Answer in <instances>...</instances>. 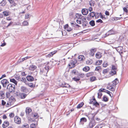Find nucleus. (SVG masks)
<instances>
[{
    "mask_svg": "<svg viewBox=\"0 0 128 128\" xmlns=\"http://www.w3.org/2000/svg\"><path fill=\"white\" fill-rule=\"evenodd\" d=\"M76 22H72L70 23L71 26L75 28H76Z\"/></svg>",
    "mask_w": 128,
    "mask_h": 128,
    "instance_id": "79ce46f5",
    "label": "nucleus"
},
{
    "mask_svg": "<svg viewBox=\"0 0 128 128\" xmlns=\"http://www.w3.org/2000/svg\"><path fill=\"white\" fill-rule=\"evenodd\" d=\"M102 65L104 67H106L108 65L107 63L106 62H104L103 64Z\"/></svg>",
    "mask_w": 128,
    "mask_h": 128,
    "instance_id": "3c124183",
    "label": "nucleus"
},
{
    "mask_svg": "<svg viewBox=\"0 0 128 128\" xmlns=\"http://www.w3.org/2000/svg\"><path fill=\"white\" fill-rule=\"evenodd\" d=\"M12 105L11 103L10 102H8L6 105V107H8L9 106H10Z\"/></svg>",
    "mask_w": 128,
    "mask_h": 128,
    "instance_id": "4d7b16f0",
    "label": "nucleus"
},
{
    "mask_svg": "<svg viewBox=\"0 0 128 128\" xmlns=\"http://www.w3.org/2000/svg\"><path fill=\"white\" fill-rule=\"evenodd\" d=\"M32 111V110L29 107H27L26 108V114H28Z\"/></svg>",
    "mask_w": 128,
    "mask_h": 128,
    "instance_id": "f3484780",
    "label": "nucleus"
},
{
    "mask_svg": "<svg viewBox=\"0 0 128 128\" xmlns=\"http://www.w3.org/2000/svg\"><path fill=\"white\" fill-rule=\"evenodd\" d=\"M14 113H11L9 114V116L10 118H13L14 117Z\"/></svg>",
    "mask_w": 128,
    "mask_h": 128,
    "instance_id": "69168bd1",
    "label": "nucleus"
},
{
    "mask_svg": "<svg viewBox=\"0 0 128 128\" xmlns=\"http://www.w3.org/2000/svg\"><path fill=\"white\" fill-rule=\"evenodd\" d=\"M10 4H11V6L13 7L15 6L16 4L14 2H13V3Z\"/></svg>",
    "mask_w": 128,
    "mask_h": 128,
    "instance_id": "0e129e2a",
    "label": "nucleus"
},
{
    "mask_svg": "<svg viewBox=\"0 0 128 128\" xmlns=\"http://www.w3.org/2000/svg\"><path fill=\"white\" fill-rule=\"evenodd\" d=\"M88 24V22L86 20L85 18V20L82 21V25L83 27H85L86 26H87Z\"/></svg>",
    "mask_w": 128,
    "mask_h": 128,
    "instance_id": "412c9836",
    "label": "nucleus"
},
{
    "mask_svg": "<svg viewBox=\"0 0 128 128\" xmlns=\"http://www.w3.org/2000/svg\"><path fill=\"white\" fill-rule=\"evenodd\" d=\"M22 24L24 26H27L28 25V22L26 21H24Z\"/></svg>",
    "mask_w": 128,
    "mask_h": 128,
    "instance_id": "864d4df0",
    "label": "nucleus"
},
{
    "mask_svg": "<svg viewBox=\"0 0 128 128\" xmlns=\"http://www.w3.org/2000/svg\"><path fill=\"white\" fill-rule=\"evenodd\" d=\"M36 126V124H31L30 126V127L31 128H35Z\"/></svg>",
    "mask_w": 128,
    "mask_h": 128,
    "instance_id": "6e6d98bb",
    "label": "nucleus"
},
{
    "mask_svg": "<svg viewBox=\"0 0 128 128\" xmlns=\"http://www.w3.org/2000/svg\"><path fill=\"white\" fill-rule=\"evenodd\" d=\"M101 69V67L100 66H98L96 67L95 69L96 71H98Z\"/></svg>",
    "mask_w": 128,
    "mask_h": 128,
    "instance_id": "8fccbe9b",
    "label": "nucleus"
},
{
    "mask_svg": "<svg viewBox=\"0 0 128 128\" xmlns=\"http://www.w3.org/2000/svg\"><path fill=\"white\" fill-rule=\"evenodd\" d=\"M96 22H100V23H102L103 22L102 20L100 19H99L96 21Z\"/></svg>",
    "mask_w": 128,
    "mask_h": 128,
    "instance_id": "774afa93",
    "label": "nucleus"
},
{
    "mask_svg": "<svg viewBox=\"0 0 128 128\" xmlns=\"http://www.w3.org/2000/svg\"><path fill=\"white\" fill-rule=\"evenodd\" d=\"M88 16H89L90 17L92 18H94L95 16L96 17L95 13L94 12H92L90 13L89 14Z\"/></svg>",
    "mask_w": 128,
    "mask_h": 128,
    "instance_id": "4be33fe9",
    "label": "nucleus"
},
{
    "mask_svg": "<svg viewBox=\"0 0 128 128\" xmlns=\"http://www.w3.org/2000/svg\"><path fill=\"white\" fill-rule=\"evenodd\" d=\"M116 74V72L115 70L111 71L109 75L108 76H105L106 78L109 77L113 75H115Z\"/></svg>",
    "mask_w": 128,
    "mask_h": 128,
    "instance_id": "1a4fd4ad",
    "label": "nucleus"
},
{
    "mask_svg": "<svg viewBox=\"0 0 128 128\" xmlns=\"http://www.w3.org/2000/svg\"><path fill=\"white\" fill-rule=\"evenodd\" d=\"M128 8V5L126 6V7H124L123 8V10L126 13H127L128 12V10L127 8Z\"/></svg>",
    "mask_w": 128,
    "mask_h": 128,
    "instance_id": "c03bdc74",
    "label": "nucleus"
},
{
    "mask_svg": "<svg viewBox=\"0 0 128 128\" xmlns=\"http://www.w3.org/2000/svg\"><path fill=\"white\" fill-rule=\"evenodd\" d=\"M88 10L86 8H84L82 10V12L84 15H86L88 14Z\"/></svg>",
    "mask_w": 128,
    "mask_h": 128,
    "instance_id": "6e6552de",
    "label": "nucleus"
},
{
    "mask_svg": "<svg viewBox=\"0 0 128 128\" xmlns=\"http://www.w3.org/2000/svg\"><path fill=\"white\" fill-rule=\"evenodd\" d=\"M108 71V69H104L103 70L102 73L104 75L106 74Z\"/></svg>",
    "mask_w": 128,
    "mask_h": 128,
    "instance_id": "58836bf2",
    "label": "nucleus"
},
{
    "mask_svg": "<svg viewBox=\"0 0 128 128\" xmlns=\"http://www.w3.org/2000/svg\"><path fill=\"white\" fill-rule=\"evenodd\" d=\"M10 81L14 83L16 85H17L18 82L14 78L10 79Z\"/></svg>",
    "mask_w": 128,
    "mask_h": 128,
    "instance_id": "a878e982",
    "label": "nucleus"
},
{
    "mask_svg": "<svg viewBox=\"0 0 128 128\" xmlns=\"http://www.w3.org/2000/svg\"><path fill=\"white\" fill-rule=\"evenodd\" d=\"M117 67L115 65H112V70H115L116 69Z\"/></svg>",
    "mask_w": 128,
    "mask_h": 128,
    "instance_id": "603ef678",
    "label": "nucleus"
},
{
    "mask_svg": "<svg viewBox=\"0 0 128 128\" xmlns=\"http://www.w3.org/2000/svg\"><path fill=\"white\" fill-rule=\"evenodd\" d=\"M96 56L99 59L102 56L100 53L98 52L96 53Z\"/></svg>",
    "mask_w": 128,
    "mask_h": 128,
    "instance_id": "bb28decb",
    "label": "nucleus"
},
{
    "mask_svg": "<svg viewBox=\"0 0 128 128\" xmlns=\"http://www.w3.org/2000/svg\"><path fill=\"white\" fill-rule=\"evenodd\" d=\"M102 60H98L96 62L95 64L97 66L100 65L102 64Z\"/></svg>",
    "mask_w": 128,
    "mask_h": 128,
    "instance_id": "7c9ffc66",
    "label": "nucleus"
},
{
    "mask_svg": "<svg viewBox=\"0 0 128 128\" xmlns=\"http://www.w3.org/2000/svg\"><path fill=\"white\" fill-rule=\"evenodd\" d=\"M30 58V57L27 56V57H25L24 58H22V60H23V62L25 60H26Z\"/></svg>",
    "mask_w": 128,
    "mask_h": 128,
    "instance_id": "338daca9",
    "label": "nucleus"
},
{
    "mask_svg": "<svg viewBox=\"0 0 128 128\" xmlns=\"http://www.w3.org/2000/svg\"><path fill=\"white\" fill-rule=\"evenodd\" d=\"M4 15L5 16H8L10 14L9 12L8 11H4L3 12Z\"/></svg>",
    "mask_w": 128,
    "mask_h": 128,
    "instance_id": "b1692460",
    "label": "nucleus"
},
{
    "mask_svg": "<svg viewBox=\"0 0 128 128\" xmlns=\"http://www.w3.org/2000/svg\"><path fill=\"white\" fill-rule=\"evenodd\" d=\"M20 81L23 82H25L26 81V79L25 78H20Z\"/></svg>",
    "mask_w": 128,
    "mask_h": 128,
    "instance_id": "49530a36",
    "label": "nucleus"
},
{
    "mask_svg": "<svg viewBox=\"0 0 128 128\" xmlns=\"http://www.w3.org/2000/svg\"><path fill=\"white\" fill-rule=\"evenodd\" d=\"M94 73L92 72H88L86 74V76L87 77H88L93 75Z\"/></svg>",
    "mask_w": 128,
    "mask_h": 128,
    "instance_id": "e433bc0d",
    "label": "nucleus"
},
{
    "mask_svg": "<svg viewBox=\"0 0 128 128\" xmlns=\"http://www.w3.org/2000/svg\"><path fill=\"white\" fill-rule=\"evenodd\" d=\"M114 86V85L110 84L108 85V89L111 91H114L115 90V89L113 87Z\"/></svg>",
    "mask_w": 128,
    "mask_h": 128,
    "instance_id": "423d86ee",
    "label": "nucleus"
},
{
    "mask_svg": "<svg viewBox=\"0 0 128 128\" xmlns=\"http://www.w3.org/2000/svg\"><path fill=\"white\" fill-rule=\"evenodd\" d=\"M89 4L91 6H94V1L91 0L89 2Z\"/></svg>",
    "mask_w": 128,
    "mask_h": 128,
    "instance_id": "4c0bfd02",
    "label": "nucleus"
},
{
    "mask_svg": "<svg viewBox=\"0 0 128 128\" xmlns=\"http://www.w3.org/2000/svg\"><path fill=\"white\" fill-rule=\"evenodd\" d=\"M14 120L15 122L17 124H19L21 122V119L17 116L14 117Z\"/></svg>",
    "mask_w": 128,
    "mask_h": 128,
    "instance_id": "7ed1b4c3",
    "label": "nucleus"
},
{
    "mask_svg": "<svg viewBox=\"0 0 128 128\" xmlns=\"http://www.w3.org/2000/svg\"><path fill=\"white\" fill-rule=\"evenodd\" d=\"M90 69V68L88 66H86L83 68L84 71L85 72H88Z\"/></svg>",
    "mask_w": 128,
    "mask_h": 128,
    "instance_id": "473e14b6",
    "label": "nucleus"
},
{
    "mask_svg": "<svg viewBox=\"0 0 128 128\" xmlns=\"http://www.w3.org/2000/svg\"><path fill=\"white\" fill-rule=\"evenodd\" d=\"M36 68V66L34 65H31L30 66L29 68L30 70L33 71L35 70Z\"/></svg>",
    "mask_w": 128,
    "mask_h": 128,
    "instance_id": "6ab92c4d",
    "label": "nucleus"
},
{
    "mask_svg": "<svg viewBox=\"0 0 128 128\" xmlns=\"http://www.w3.org/2000/svg\"><path fill=\"white\" fill-rule=\"evenodd\" d=\"M84 105V103L83 102H81L78 104L77 106V108H80L82 107Z\"/></svg>",
    "mask_w": 128,
    "mask_h": 128,
    "instance_id": "c85d7f7f",
    "label": "nucleus"
},
{
    "mask_svg": "<svg viewBox=\"0 0 128 128\" xmlns=\"http://www.w3.org/2000/svg\"><path fill=\"white\" fill-rule=\"evenodd\" d=\"M81 15L80 14H76V18L78 19V18H81Z\"/></svg>",
    "mask_w": 128,
    "mask_h": 128,
    "instance_id": "a18cd8bd",
    "label": "nucleus"
},
{
    "mask_svg": "<svg viewBox=\"0 0 128 128\" xmlns=\"http://www.w3.org/2000/svg\"><path fill=\"white\" fill-rule=\"evenodd\" d=\"M56 52V51H54L53 52H52L50 53L49 54H48L47 55V57H50L51 56H52Z\"/></svg>",
    "mask_w": 128,
    "mask_h": 128,
    "instance_id": "5701e85b",
    "label": "nucleus"
},
{
    "mask_svg": "<svg viewBox=\"0 0 128 128\" xmlns=\"http://www.w3.org/2000/svg\"><path fill=\"white\" fill-rule=\"evenodd\" d=\"M9 124V122L8 121H5L2 124V126L3 128H5L8 126Z\"/></svg>",
    "mask_w": 128,
    "mask_h": 128,
    "instance_id": "a211bd4d",
    "label": "nucleus"
},
{
    "mask_svg": "<svg viewBox=\"0 0 128 128\" xmlns=\"http://www.w3.org/2000/svg\"><path fill=\"white\" fill-rule=\"evenodd\" d=\"M103 100L104 102H107L108 100V99L106 96H104L103 98Z\"/></svg>",
    "mask_w": 128,
    "mask_h": 128,
    "instance_id": "09e8293b",
    "label": "nucleus"
},
{
    "mask_svg": "<svg viewBox=\"0 0 128 128\" xmlns=\"http://www.w3.org/2000/svg\"><path fill=\"white\" fill-rule=\"evenodd\" d=\"M96 80V78L95 76L91 77L90 78V80L91 82H93Z\"/></svg>",
    "mask_w": 128,
    "mask_h": 128,
    "instance_id": "f704fd0d",
    "label": "nucleus"
},
{
    "mask_svg": "<svg viewBox=\"0 0 128 128\" xmlns=\"http://www.w3.org/2000/svg\"><path fill=\"white\" fill-rule=\"evenodd\" d=\"M93 104L96 106H99V103L96 101L94 102H93Z\"/></svg>",
    "mask_w": 128,
    "mask_h": 128,
    "instance_id": "680f3d73",
    "label": "nucleus"
},
{
    "mask_svg": "<svg viewBox=\"0 0 128 128\" xmlns=\"http://www.w3.org/2000/svg\"><path fill=\"white\" fill-rule=\"evenodd\" d=\"M7 89L8 90L9 92H14L15 89V86L13 84H9L8 85Z\"/></svg>",
    "mask_w": 128,
    "mask_h": 128,
    "instance_id": "f03ea898",
    "label": "nucleus"
},
{
    "mask_svg": "<svg viewBox=\"0 0 128 128\" xmlns=\"http://www.w3.org/2000/svg\"><path fill=\"white\" fill-rule=\"evenodd\" d=\"M1 83L4 87H6L7 84L8 83V82L7 80L6 79H4L1 81Z\"/></svg>",
    "mask_w": 128,
    "mask_h": 128,
    "instance_id": "20e7f679",
    "label": "nucleus"
},
{
    "mask_svg": "<svg viewBox=\"0 0 128 128\" xmlns=\"http://www.w3.org/2000/svg\"><path fill=\"white\" fill-rule=\"evenodd\" d=\"M115 33V32L113 30H109L106 34H105L106 36H104L105 37L107 36L110 35L114 34Z\"/></svg>",
    "mask_w": 128,
    "mask_h": 128,
    "instance_id": "39448f33",
    "label": "nucleus"
},
{
    "mask_svg": "<svg viewBox=\"0 0 128 128\" xmlns=\"http://www.w3.org/2000/svg\"><path fill=\"white\" fill-rule=\"evenodd\" d=\"M86 119L85 118H80V122L82 123L86 121Z\"/></svg>",
    "mask_w": 128,
    "mask_h": 128,
    "instance_id": "393cba45",
    "label": "nucleus"
},
{
    "mask_svg": "<svg viewBox=\"0 0 128 128\" xmlns=\"http://www.w3.org/2000/svg\"><path fill=\"white\" fill-rule=\"evenodd\" d=\"M21 91L27 93L28 92V89L26 87L22 86L21 88Z\"/></svg>",
    "mask_w": 128,
    "mask_h": 128,
    "instance_id": "9d476101",
    "label": "nucleus"
},
{
    "mask_svg": "<svg viewBox=\"0 0 128 128\" xmlns=\"http://www.w3.org/2000/svg\"><path fill=\"white\" fill-rule=\"evenodd\" d=\"M28 125L26 124H24L23 125L22 128H28Z\"/></svg>",
    "mask_w": 128,
    "mask_h": 128,
    "instance_id": "de8ad7c7",
    "label": "nucleus"
},
{
    "mask_svg": "<svg viewBox=\"0 0 128 128\" xmlns=\"http://www.w3.org/2000/svg\"><path fill=\"white\" fill-rule=\"evenodd\" d=\"M109 92H107V93L109 94L110 96L111 97H112L113 96V95L112 94V93L110 92V91H108Z\"/></svg>",
    "mask_w": 128,
    "mask_h": 128,
    "instance_id": "bf43d9fd",
    "label": "nucleus"
},
{
    "mask_svg": "<svg viewBox=\"0 0 128 128\" xmlns=\"http://www.w3.org/2000/svg\"><path fill=\"white\" fill-rule=\"evenodd\" d=\"M86 62L87 64H90L92 63V61L90 60H88Z\"/></svg>",
    "mask_w": 128,
    "mask_h": 128,
    "instance_id": "37998d69",
    "label": "nucleus"
},
{
    "mask_svg": "<svg viewBox=\"0 0 128 128\" xmlns=\"http://www.w3.org/2000/svg\"><path fill=\"white\" fill-rule=\"evenodd\" d=\"M62 86L63 87L66 88L70 87L69 85L64 82L62 83Z\"/></svg>",
    "mask_w": 128,
    "mask_h": 128,
    "instance_id": "cd10ccee",
    "label": "nucleus"
},
{
    "mask_svg": "<svg viewBox=\"0 0 128 128\" xmlns=\"http://www.w3.org/2000/svg\"><path fill=\"white\" fill-rule=\"evenodd\" d=\"M49 68V66L46 65L44 68L40 69V74L44 76H46L48 71Z\"/></svg>",
    "mask_w": 128,
    "mask_h": 128,
    "instance_id": "f257e3e1",
    "label": "nucleus"
},
{
    "mask_svg": "<svg viewBox=\"0 0 128 128\" xmlns=\"http://www.w3.org/2000/svg\"><path fill=\"white\" fill-rule=\"evenodd\" d=\"M72 79L74 80L76 82L80 80V79L79 78H72Z\"/></svg>",
    "mask_w": 128,
    "mask_h": 128,
    "instance_id": "13d9d810",
    "label": "nucleus"
},
{
    "mask_svg": "<svg viewBox=\"0 0 128 128\" xmlns=\"http://www.w3.org/2000/svg\"><path fill=\"white\" fill-rule=\"evenodd\" d=\"M6 4V2L5 0H3L0 3V6H4Z\"/></svg>",
    "mask_w": 128,
    "mask_h": 128,
    "instance_id": "2f4dec72",
    "label": "nucleus"
},
{
    "mask_svg": "<svg viewBox=\"0 0 128 128\" xmlns=\"http://www.w3.org/2000/svg\"><path fill=\"white\" fill-rule=\"evenodd\" d=\"M2 104L3 106H4L6 104V102L4 100H2Z\"/></svg>",
    "mask_w": 128,
    "mask_h": 128,
    "instance_id": "052dcab7",
    "label": "nucleus"
},
{
    "mask_svg": "<svg viewBox=\"0 0 128 128\" xmlns=\"http://www.w3.org/2000/svg\"><path fill=\"white\" fill-rule=\"evenodd\" d=\"M89 24L92 26H94L95 25L94 21V20H92L90 22Z\"/></svg>",
    "mask_w": 128,
    "mask_h": 128,
    "instance_id": "c9c22d12",
    "label": "nucleus"
},
{
    "mask_svg": "<svg viewBox=\"0 0 128 128\" xmlns=\"http://www.w3.org/2000/svg\"><path fill=\"white\" fill-rule=\"evenodd\" d=\"M5 96L4 92L3 91H0V99L4 98Z\"/></svg>",
    "mask_w": 128,
    "mask_h": 128,
    "instance_id": "f8f14e48",
    "label": "nucleus"
},
{
    "mask_svg": "<svg viewBox=\"0 0 128 128\" xmlns=\"http://www.w3.org/2000/svg\"><path fill=\"white\" fill-rule=\"evenodd\" d=\"M112 83L114 85H116L117 84L118 82V80L117 78H116L113 81H112Z\"/></svg>",
    "mask_w": 128,
    "mask_h": 128,
    "instance_id": "c756f323",
    "label": "nucleus"
},
{
    "mask_svg": "<svg viewBox=\"0 0 128 128\" xmlns=\"http://www.w3.org/2000/svg\"><path fill=\"white\" fill-rule=\"evenodd\" d=\"M19 96L21 98L24 99L26 96L27 94L24 93H20L19 94Z\"/></svg>",
    "mask_w": 128,
    "mask_h": 128,
    "instance_id": "2eb2a0df",
    "label": "nucleus"
},
{
    "mask_svg": "<svg viewBox=\"0 0 128 128\" xmlns=\"http://www.w3.org/2000/svg\"><path fill=\"white\" fill-rule=\"evenodd\" d=\"M64 28L68 32H70L72 30V29L69 27L68 24H66Z\"/></svg>",
    "mask_w": 128,
    "mask_h": 128,
    "instance_id": "dca6fc26",
    "label": "nucleus"
},
{
    "mask_svg": "<svg viewBox=\"0 0 128 128\" xmlns=\"http://www.w3.org/2000/svg\"><path fill=\"white\" fill-rule=\"evenodd\" d=\"M75 63L74 61L73 60L71 61L69 64V66H70V68H72L74 67L75 66Z\"/></svg>",
    "mask_w": 128,
    "mask_h": 128,
    "instance_id": "9b49d317",
    "label": "nucleus"
},
{
    "mask_svg": "<svg viewBox=\"0 0 128 128\" xmlns=\"http://www.w3.org/2000/svg\"><path fill=\"white\" fill-rule=\"evenodd\" d=\"M28 86L31 88H33L34 87V85L32 84V83H30L28 84Z\"/></svg>",
    "mask_w": 128,
    "mask_h": 128,
    "instance_id": "e2e57ef3",
    "label": "nucleus"
},
{
    "mask_svg": "<svg viewBox=\"0 0 128 128\" xmlns=\"http://www.w3.org/2000/svg\"><path fill=\"white\" fill-rule=\"evenodd\" d=\"M96 48L92 49L90 50L89 54L90 56H93L94 54V53L96 52Z\"/></svg>",
    "mask_w": 128,
    "mask_h": 128,
    "instance_id": "0eeeda50",
    "label": "nucleus"
},
{
    "mask_svg": "<svg viewBox=\"0 0 128 128\" xmlns=\"http://www.w3.org/2000/svg\"><path fill=\"white\" fill-rule=\"evenodd\" d=\"M102 95V94L100 92L98 93V98H100Z\"/></svg>",
    "mask_w": 128,
    "mask_h": 128,
    "instance_id": "5fc2aeb1",
    "label": "nucleus"
},
{
    "mask_svg": "<svg viewBox=\"0 0 128 128\" xmlns=\"http://www.w3.org/2000/svg\"><path fill=\"white\" fill-rule=\"evenodd\" d=\"M26 78L27 80L29 81L32 82L34 80V78L30 75L28 76Z\"/></svg>",
    "mask_w": 128,
    "mask_h": 128,
    "instance_id": "4468645a",
    "label": "nucleus"
},
{
    "mask_svg": "<svg viewBox=\"0 0 128 128\" xmlns=\"http://www.w3.org/2000/svg\"><path fill=\"white\" fill-rule=\"evenodd\" d=\"M84 57L83 55H80L78 57V60L79 61H82L84 60Z\"/></svg>",
    "mask_w": 128,
    "mask_h": 128,
    "instance_id": "ddd939ff",
    "label": "nucleus"
},
{
    "mask_svg": "<svg viewBox=\"0 0 128 128\" xmlns=\"http://www.w3.org/2000/svg\"><path fill=\"white\" fill-rule=\"evenodd\" d=\"M15 78L17 80H18L19 81H20V76H18V75H15L14 76Z\"/></svg>",
    "mask_w": 128,
    "mask_h": 128,
    "instance_id": "a19ab883",
    "label": "nucleus"
},
{
    "mask_svg": "<svg viewBox=\"0 0 128 128\" xmlns=\"http://www.w3.org/2000/svg\"><path fill=\"white\" fill-rule=\"evenodd\" d=\"M10 92H7L6 93V97L7 98H9L10 96Z\"/></svg>",
    "mask_w": 128,
    "mask_h": 128,
    "instance_id": "ea45409f",
    "label": "nucleus"
},
{
    "mask_svg": "<svg viewBox=\"0 0 128 128\" xmlns=\"http://www.w3.org/2000/svg\"><path fill=\"white\" fill-rule=\"evenodd\" d=\"M82 20L81 18H78V19L76 20L77 23L80 24L82 23Z\"/></svg>",
    "mask_w": 128,
    "mask_h": 128,
    "instance_id": "72a5a7b5",
    "label": "nucleus"
},
{
    "mask_svg": "<svg viewBox=\"0 0 128 128\" xmlns=\"http://www.w3.org/2000/svg\"><path fill=\"white\" fill-rule=\"evenodd\" d=\"M96 124L94 121H91L89 124V127L91 128H92Z\"/></svg>",
    "mask_w": 128,
    "mask_h": 128,
    "instance_id": "aec40b11",
    "label": "nucleus"
}]
</instances>
